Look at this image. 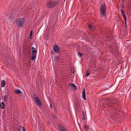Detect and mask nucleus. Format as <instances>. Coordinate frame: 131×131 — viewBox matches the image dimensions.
Listing matches in <instances>:
<instances>
[{
	"mask_svg": "<svg viewBox=\"0 0 131 131\" xmlns=\"http://www.w3.org/2000/svg\"><path fill=\"white\" fill-rule=\"evenodd\" d=\"M36 102H37V104L40 106L41 105V101L39 99H37L35 101Z\"/></svg>",
	"mask_w": 131,
	"mask_h": 131,
	"instance_id": "8",
	"label": "nucleus"
},
{
	"mask_svg": "<svg viewBox=\"0 0 131 131\" xmlns=\"http://www.w3.org/2000/svg\"><path fill=\"white\" fill-rule=\"evenodd\" d=\"M53 49L54 51L56 53H58L59 52V47L57 45L54 46Z\"/></svg>",
	"mask_w": 131,
	"mask_h": 131,
	"instance_id": "5",
	"label": "nucleus"
},
{
	"mask_svg": "<svg viewBox=\"0 0 131 131\" xmlns=\"http://www.w3.org/2000/svg\"><path fill=\"white\" fill-rule=\"evenodd\" d=\"M5 104L4 102H2L0 104V107L1 108L3 109L5 107Z\"/></svg>",
	"mask_w": 131,
	"mask_h": 131,
	"instance_id": "11",
	"label": "nucleus"
},
{
	"mask_svg": "<svg viewBox=\"0 0 131 131\" xmlns=\"http://www.w3.org/2000/svg\"><path fill=\"white\" fill-rule=\"evenodd\" d=\"M112 103H111V104H109V105H110V106H112L113 105H114V104L113 103V102H112Z\"/></svg>",
	"mask_w": 131,
	"mask_h": 131,
	"instance_id": "25",
	"label": "nucleus"
},
{
	"mask_svg": "<svg viewBox=\"0 0 131 131\" xmlns=\"http://www.w3.org/2000/svg\"><path fill=\"white\" fill-rule=\"evenodd\" d=\"M15 93L17 94H20L21 93V91L18 90H16L15 91Z\"/></svg>",
	"mask_w": 131,
	"mask_h": 131,
	"instance_id": "12",
	"label": "nucleus"
},
{
	"mask_svg": "<svg viewBox=\"0 0 131 131\" xmlns=\"http://www.w3.org/2000/svg\"><path fill=\"white\" fill-rule=\"evenodd\" d=\"M19 131H25L24 128L23 127H19Z\"/></svg>",
	"mask_w": 131,
	"mask_h": 131,
	"instance_id": "14",
	"label": "nucleus"
},
{
	"mask_svg": "<svg viewBox=\"0 0 131 131\" xmlns=\"http://www.w3.org/2000/svg\"><path fill=\"white\" fill-rule=\"evenodd\" d=\"M83 113L82 119L83 120H86L87 119L86 115V114H85L84 111H82Z\"/></svg>",
	"mask_w": 131,
	"mask_h": 131,
	"instance_id": "6",
	"label": "nucleus"
},
{
	"mask_svg": "<svg viewBox=\"0 0 131 131\" xmlns=\"http://www.w3.org/2000/svg\"><path fill=\"white\" fill-rule=\"evenodd\" d=\"M123 1H124V0H122Z\"/></svg>",
	"mask_w": 131,
	"mask_h": 131,
	"instance_id": "27",
	"label": "nucleus"
},
{
	"mask_svg": "<svg viewBox=\"0 0 131 131\" xmlns=\"http://www.w3.org/2000/svg\"><path fill=\"white\" fill-rule=\"evenodd\" d=\"M6 82L4 80H2L1 82V86L2 87H4L6 85Z\"/></svg>",
	"mask_w": 131,
	"mask_h": 131,
	"instance_id": "9",
	"label": "nucleus"
},
{
	"mask_svg": "<svg viewBox=\"0 0 131 131\" xmlns=\"http://www.w3.org/2000/svg\"><path fill=\"white\" fill-rule=\"evenodd\" d=\"M33 97L35 101L37 99H39L37 96L35 95H34L33 96Z\"/></svg>",
	"mask_w": 131,
	"mask_h": 131,
	"instance_id": "16",
	"label": "nucleus"
},
{
	"mask_svg": "<svg viewBox=\"0 0 131 131\" xmlns=\"http://www.w3.org/2000/svg\"><path fill=\"white\" fill-rule=\"evenodd\" d=\"M61 131H67L66 129L63 127H61Z\"/></svg>",
	"mask_w": 131,
	"mask_h": 131,
	"instance_id": "18",
	"label": "nucleus"
},
{
	"mask_svg": "<svg viewBox=\"0 0 131 131\" xmlns=\"http://www.w3.org/2000/svg\"><path fill=\"white\" fill-rule=\"evenodd\" d=\"M89 27L90 30L94 29V27H92L91 25H89Z\"/></svg>",
	"mask_w": 131,
	"mask_h": 131,
	"instance_id": "19",
	"label": "nucleus"
},
{
	"mask_svg": "<svg viewBox=\"0 0 131 131\" xmlns=\"http://www.w3.org/2000/svg\"><path fill=\"white\" fill-rule=\"evenodd\" d=\"M100 10L102 17L105 16L106 15V10L105 6L104 5H101Z\"/></svg>",
	"mask_w": 131,
	"mask_h": 131,
	"instance_id": "2",
	"label": "nucleus"
},
{
	"mask_svg": "<svg viewBox=\"0 0 131 131\" xmlns=\"http://www.w3.org/2000/svg\"><path fill=\"white\" fill-rule=\"evenodd\" d=\"M122 15L123 17V18L125 20V23L126 25V20L127 19H126V16L125 14H123Z\"/></svg>",
	"mask_w": 131,
	"mask_h": 131,
	"instance_id": "13",
	"label": "nucleus"
},
{
	"mask_svg": "<svg viewBox=\"0 0 131 131\" xmlns=\"http://www.w3.org/2000/svg\"><path fill=\"white\" fill-rule=\"evenodd\" d=\"M82 97L85 100H86V94H85V90L84 88L83 91L82 93Z\"/></svg>",
	"mask_w": 131,
	"mask_h": 131,
	"instance_id": "7",
	"label": "nucleus"
},
{
	"mask_svg": "<svg viewBox=\"0 0 131 131\" xmlns=\"http://www.w3.org/2000/svg\"><path fill=\"white\" fill-rule=\"evenodd\" d=\"M69 85L71 88H73L74 90L77 89V87L76 85L74 84L73 83H70L69 84Z\"/></svg>",
	"mask_w": 131,
	"mask_h": 131,
	"instance_id": "10",
	"label": "nucleus"
},
{
	"mask_svg": "<svg viewBox=\"0 0 131 131\" xmlns=\"http://www.w3.org/2000/svg\"><path fill=\"white\" fill-rule=\"evenodd\" d=\"M37 46H36V48L32 47V48L31 50L32 51L31 59L32 60H34L36 57V56L37 53V51L36 50Z\"/></svg>",
	"mask_w": 131,
	"mask_h": 131,
	"instance_id": "4",
	"label": "nucleus"
},
{
	"mask_svg": "<svg viewBox=\"0 0 131 131\" xmlns=\"http://www.w3.org/2000/svg\"><path fill=\"white\" fill-rule=\"evenodd\" d=\"M90 74V71L88 70L87 71L86 73V76L87 77L89 76Z\"/></svg>",
	"mask_w": 131,
	"mask_h": 131,
	"instance_id": "15",
	"label": "nucleus"
},
{
	"mask_svg": "<svg viewBox=\"0 0 131 131\" xmlns=\"http://www.w3.org/2000/svg\"><path fill=\"white\" fill-rule=\"evenodd\" d=\"M84 127L86 129H88V126L87 125H85L84 126Z\"/></svg>",
	"mask_w": 131,
	"mask_h": 131,
	"instance_id": "24",
	"label": "nucleus"
},
{
	"mask_svg": "<svg viewBox=\"0 0 131 131\" xmlns=\"http://www.w3.org/2000/svg\"><path fill=\"white\" fill-rule=\"evenodd\" d=\"M121 13L122 14V15L123 14H125L123 10H121Z\"/></svg>",
	"mask_w": 131,
	"mask_h": 131,
	"instance_id": "22",
	"label": "nucleus"
},
{
	"mask_svg": "<svg viewBox=\"0 0 131 131\" xmlns=\"http://www.w3.org/2000/svg\"><path fill=\"white\" fill-rule=\"evenodd\" d=\"M58 1H56L53 2H48L47 3V6L49 8H53L56 6L58 5Z\"/></svg>",
	"mask_w": 131,
	"mask_h": 131,
	"instance_id": "1",
	"label": "nucleus"
},
{
	"mask_svg": "<svg viewBox=\"0 0 131 131\" xmlns=\"http://www.w3.org/2000/svg\"><path fill=\"white\" fill-rule=\"evenodd\" d=\"M7 95H5L4 97V102H6V101L7 99Z\"/></svg>",
	"mask_w": 131,
	"mask_h": 131,
	"instance_id": "17",
	"label": "nucleus"
},
{
	"mask_svg": "<svg viewBox=\"0 0 131 131\" xmlns=\"http://www.w3.org/2000/svg\"><path fill=\"white\" fill-rule=\"evenodd\" d=\"M72 74H74V69L73 67H72Z\"/></svg>",
	"mask_w": 131,
	"mask_h": 131,
	"instance_id": "20",
	"label": "nucleus"
},
{
	"mask_svg": "<svg viewBox=\"0 0 131 131\" xmlns=\"http://www.w3.org/2000/svg\"><path fill=\"white\" fill-rule=\"evenodd\" d=\"M32 32H33V31L32 30H31V31L30 33V37H31V35L32 34Z\"/></svg>",
	"mask_w": 131,
	"mask_h": 131,
	"instance_id": "23",
	"label": "nucleus"
},
{
	"mask_svg": "<svg viewBox=\"0 0 131 131\" xmlns=\"http://www.w3.org/2000/svg\"><path fill=\"white\" fill-rule=\"evenodd\" d=\"M78 55L80 57H81L82 56V53H80V52L79 51L78 53Z\"/></svg>",
	"mask_w": 131,
	"mask_h": 131,
	"instance_id": "21",
	"label": "nucleus"
},
{
	"mask_svg": "<svg viewBox=\"0 0 131 131\" xmlns=\"http://www.w3.org/2000/svg\"><path fill=\"white\" fill-rule=\"evenodd\" d=\"M51 107H52L51 105V104H50V107L51 108Z\"/></svg>",
	"mask_w": 131,
	"mask_h": 131,
	"instance_id": "26",
	"label": "nucleus"
},
{
	"mask_svg": "<svg viewBox=\"0 0 131 131\" xmlns=\"http://www.w3.org/2000/svg\"><path fill=\"white\" fill-rule=\"evenodd\" d=\"M25 19L24 18H19L17 20L16 25L18 27H22L23 26L24 23Z\"/></svg>",
	"mask_w": 131,
	"mask_h": 131,
	"instance_id": "3",
	"label": "nucleus"
}]
</instances>
